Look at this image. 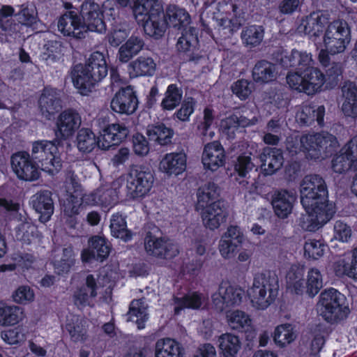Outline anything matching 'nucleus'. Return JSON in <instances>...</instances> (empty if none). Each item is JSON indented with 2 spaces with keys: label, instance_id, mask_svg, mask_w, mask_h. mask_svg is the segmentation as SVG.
Here are the masks:
<instances>
[{
  "label": "nucleus",
  "instance_id": "obj_1",
  "mask_svg": "<svg viewBox=\"0 0 357 357\" xmlns=\"http://www.w3.org/2000/svg\"><path fill=\"white\" fill-rule=\"evenodd\" d=\"M273 58L284 69L289 70L287 75V83L289 87L307 95H313L326 89L335 88L342 78L343 69L340 63H333L324 74L318 68L311 66L312 59L310 54L293 49L278 50L273 53Z\"/></svg>",
  "mask_w": 357,
  "mask_h": 357
},
{
  "label": "nucleus",
  "instance_id": "obj_2",
  "mask_svg": "<svg viewBox=\"0 0 357 357\" xmlns=\"http://www.w3.org/2000/svg\"><path fill=\"white\" fill-rule=\"evenodd\" d=\"M300 193L301 203L307 213L301 217L300 226L304 230L315 231L335 213L333 205L328 200L326 181L318 174L307 175L301 183Z\"/></svg>",
  "mask_w": 357,
  "mask_h": 357
},
{
  "label": "nucleus",
  "instance_id": "obj_3",
  "mask_svg": "<svg viewBox=\"0 0 357 357\" xmlns=\"http://www.w3.org/2000/svg\"><path fill=\"white\" fill-rule=\"evenodd\" d=\"M100 135L96 137L89 128H82L77 135L78 149L85 153H91L95 148L109 150L119 146L129 135V129L123 123H109L106 118L98 119Z\"/></svg>",
  "mask_w": 357,
  "mask_h": 357
},
{
  "label": "nucleus",
  "instance_id": "obj_4",
  "mask_svg": "<svg viewBox=\"0 0 357 357\" xmlns=\"http://www.w3.org/2000/svg\"><path fill=\"white\" fill-rule=\"evenodd\" d=\"M121 8L129 7L144 33L155 39L163 36L165 20L163 5L160 0H114Z\"/></svg>",
  "mask_w": 357,
  "mask_h": 357
},
{
  "label": "nucleus",
  "instance_id": "obj_5",
  "mask_svg": "<svg viewBox=\"0 0 357 357\" xmlns=\"http://www.w3.org/2000/svg\"><path fill=\"white\" fill-rule=\"evenodd\" d=\"M220 196V187L213 182H208L197 189L196 209L201 211L203 223L211 230L218 229L228 215L224 201Z\"/></svg>",
  "mask_w": 357,
  "mask_h": 357
},
{
  "label": "nucleus",
  "instance_id": "obj_6",
  "mask_svg": "<svg viewBox=\"0 0 357 357\" xmlns=\"http://www.w3.org/2000/svg\"><path fill=\"white\" fill-rule=\"evenodd\" d=\"M339 146L337 137L328 132L306 133L300 137V144L287 142V149L292 155L302 151L308 160L331 157Z\"/></svg>",
  "mask_w": 357,
  "mask_h": 357
},
{
  "label": "nucleus",
  "instance_id": "obj_7",
  "mask_svg": "<svg viewBox=\"0 0 357 357\" xmlns=\"http://www.w3.org/2000/svg\"><path fill=\"white\" fill-rule=\"evenodd\" d=\"M108 73V66L105 54L96 51L91 54L83 66H75L72 70V81L82 94L91 92L95 85L102 81Z\"/></svg>",
  "mask_w": 357,
  "mask_h": 357
},
{
  "label": "nucleus",
  "instance_id": "obj_8",
  "mask_svg": "<svg viewBox=\"0 0 357 357\" xmlns=\"http://www.w3.org/2000/svg\"><path fill=\"white\" fill-rule=\"evenodd\" d=\"M163 14L164 33H165L168 24L181 31V35L176 45L178 51L187 52L198 45V30L195 27L188 26L191 18L185 9L180 8L175 5H170L167 7L166 13L163 12Z\"/></svg>",
  "mask_w": 357,
  "mask_h": 357
},
{
  "label": "nucleus",
  "instance_id": "obj_9",
  "mask_svg": "<svg viewBox=\"0 0 357 357\" xmlns=\"http://www.w3.org/2000/svg\"><path fill=\"white\" fill-rule=\"evenodd\" d=\"M279 290V280L275 271H264L256 274L250 296L254 307L265 310L275 300Z\"/></svg>",
  "mask_w": 357,
  "mask_h": 357
},
{
  "label": "nucleus",
  "instance_id": "obj_10",
  "mask_svg": "<svg viewBox=\"0 0 357 357\" xmlns=\"http://www.w3.org/2000/svg\"><path fill=\"white\" fill-rule=\"evenodd\" d=\"M346 301V296L336 289L331 287L325 289L319 295L318 304L320 314L328 323H339L346 319L350 312Z\"/></svg>",
  "mask_w": 357,
  "mask_h": 357
},
{
  "label": "nucleus",
  "instance_id": "obj_11",
  "mask_svg": "<svg viewBox=\"0 0 357 357\" xmlns=\"http://www.w3.org/2000/svg\"><path fill=\"white\" fill-rule=\"evenodd\" d=\"M63 143L56 142V138L52 141L38 140L32 144V156L38 164H40L42 169L54 174L58 173L62 167V160L60 157L59 147Z\"/></svg>",
  "mask_w": 357,
  "mask_h": 357
},
{
  "label": "nucleus",
  "instance_id": "obj_12",
  "mask_svg": "<svg viewBox=\"0 0 357 357\" xmlns=\"http://www.w3.org/2000/svg\"><path fill=\"white\" fill-rule=\"evenodd\" d=\"M79 15L82 21L83 31L86 28L91 32L104 33L107 30L105 16H109L108 20L111 18L115 20L116 14L114 8H103L93 0H86L81 6Z\"/></svg>",
  "mask_w": 357,
  "mask_h": 357
},
{
  "label": "nucleus",
  "instance_id": "obj_13",
  "mask_svg": "<svg viewBox=\"0 0 357 357\" xmlns=\"http://www.w3.org/2000/svg\"><path fill=\"white\" fill-rule=\"evenodd\" d=\"M350 40V29L345 21L337 20L328 24L324 43L332 55L343 52Z\"/></svg>",
  "mask_w": 357,
  "mask_h": 357
},
{
  "label": "nucleus",
  "instance_id": "obj_14",
  "mask_svg": "<svg viewBox=\"0 0 357 357\" xmlns=\"http://www.w3.org/2000/svg\"><path fill=\"white\" fill-rule=\"evenodd\" d=\"M127 188L130 197L141 200L148 195L154 183V175L149 167L136 166L130 173Z\"/></svg>",
  "mask_w": 357,
  "mask_h": 357
},
{
  "label": "nucleus",
  "instance_id": "obj_15",
  "mask_svg": "<svg viewBox=\"0 0 357 357\" xmlns=\"http://www.w3.org/2000/svg\"><path fill=\"white\" fill-rule=\"evenodd\" d=\"M81 122V115L76 109L67 108L63 110L56 121V142L63 143V140L73 137L79 128Z\"/></svg>",
  "mask_w": 357,
  "mask_h": 357
},
{
  "label": "nucleus",
  "instance_id": "obj_16",
  "mask_svg": "<svg viewBox=\"0 0 357 357\" xmlns=\"http://www.w3.org/2000/svg\"><path fill=\"white\" fill-rule=\"evenodd\" d=\"M10 163L13 172L20 180L33 181L40 176L38 162L26 151L13 153Z\"/></svg>",
  "mask_w": 357,
  "mask_h": 357
},
{
  "label": "nucleus",
  "instance_id": "obj_17",
  "mask_svg": "<svg viewBox=\"0 0 357 357\" xmlns=\"http://www.w3.org/2000/svg\"><path fill=\"white\" fill-rule=\"evenodd\" d=\"M138 105L137 92L132 85L121 87L110 102V107L114 112L128 116L136 112Z\"/></svg>",
  "mask_w": 357,
  "mask_h": 357
},
{
  "label": "nucleus",
  "instance_id": "obj_18",
  "mask_svg": "<svg viewBox=\"0 0 357 357\" xmlns=\"http://www.w3.org/2000/svg\"><path fill=\"white\" fill-rule=\"evenodd\" d=\"M333 172L342 174L357 171V136L352 137L332 160Z\"/></svg>",
  "mask_w": 357,
  "mask_h": 357
},
{
  "label": "nucleus",
  "instance_id": "obj_19",
  "mask_svg": "<svg viewBox=\"0 0 357 357\" xmlns=\"http://www.w3.org/2000/svg\"><path fill=\"white\" fill-rule=\"evenodd\" d=\"M144 241L146 252L156 258L171 259L178 254L174 245L168 238L156 237L150 231L146 232Z\"/></svg>",
  "mask_w": 357,
  "mask_h": 357
},
{
  "label": "nucleus",
  "instance_id": "obj_20",
  "mask_svg": "<svg viewBox=\"0 0 357 357\" xmlns=\"http://www.w3.org/2000/svg\"><path fill=\"white\" fill-rule=\"evenodd\" d=\"M219 12L231 16L229 20V32L238 30L245 22L246 1L243 0H216Z\"/></svg>",
  "mask_w": 357,
  "mask_h": 357
},
{
  "label": "nucleus",
  "instance_id": "obj_21",
  "mask_svg": "<svg viewBox=\"0 0 357 357\" xmlns=\"http://www.w3.org/2000/svg\"><path fill=\"white\" fill-rule=\"evenodd\" d=\"M271 204L275 215L285 219L292 213L296 202V193L286 189H276L271 194Z\"/></svg>",
  "mask_w": 357,
  "mask_h": 357
},
{
  "label": "nucleus",
  "instance_id": "obj_22",
  "mask_svg": "<svg viewBox=\"0 0 357 357\" xmlns=\"http://www.w3.org/2000/svg\"><path fill=\"white\" fill-rule=\"evenodd\" d=\"M58 31L65 37L75 39L85 38L79 14L74 10L66 11L58 20Z\"/></svg>",
  "mask_w": 357,
  "mask_h": 357
},
{
  "label": "nucleus",
  "instance_id": "obj_23",
  "mask_svg": "<svg viewBox=\"0 0 357 357\" xmlns=\"http://www.w3.org/2000/svg\"><path fill=\"white\" fill-rule=\"evenodd\" d=\"M98 289L96 278L92 274L87 275L84 283L77 287L73 292L74 305L79 310L91 306L92 299L98 295Z\"/></svg>",
  "mask_w": 357,
  "mask_h": 357
},
{
  "label": "nucleus",
  "instance_id": "obj_24",
  "mask_svg": "<svg viewBox=\"0 0 357 357\" xmlns=\"http://www.w3.org/2000/svg\"><path fill=\"white\" fill-rule=\"evenodd\" d=\"M243 234L238 226L231 225L220 241L219 250L222 257H234L243 241Z\"/></svg>",
  "mask_w": 357,
  "mask_h": 357
},
{
  "label": "nucleus",
  "instance_id": "obj_25",
  "mask_svg": "<svg viewBox=\"0 0 357 357\" xmlns=\"http://www.w3.org/2000/svg\"><path fill=\"white\" fill-rule=\"evenodd\" d=\"M52 193L50 190H40L31 197L30 203L32 208L39 215L40 222H48L54 213V202Z\"/></svg>",
  "mask_w": 357,
  "mask_h": 357
},
{
  "label": "nucleus",
  "instance_id": "obj_26",
  "mask_svg": "<svg viewBox=\"0 0 357 357\" xmlns=\"http://www.w3.org/2000/svg\"><path fill=\"white\" fill-rule=\"evenodd\" d=\"M38 107L42 114L50 119L61 107L60 91L56 88L45 86L38 100Z\"/></svg>",
  "mask_w": 357,
  "mask_h": 357
},
{
  "label": "nucleus",
  "instance_id": "obj_27",
  "mask_svg": "<svg viewBox=\"0 0 357 357\" xmlns=\"http://www.w3.org/2000/svg\"><path fill=\"white\" fill-rule=\"evenodd\" d=\"M261 169L264 175H272L283 165L284 156L281 149L266 146L259 154Z\"/></svg>",
  "mask_w": 357,
  "mask_h": 357
},
{
  "label": "nucleus",
  "instance_id": "obj_28",
  "mask_svg": "<svg viewBox=\"0 0 357 357\" xmlns=\"http://www.w3.org/2000/svg\"><path fill=\"white\" fill-rule=\"evenodd\" d=\"M202 163L206 169L216 171L225 162V150L218 142H213L205 146L202 153Z\"/></svg>",
  "mask_w": 357,
  "mask_h": 357
},
{
  "label": "nucleus",
  "instance_id": "obj_29",
  "mask_svg": "<svg viewBox=\"0 0 357 357\" xmlns=\"http://www.w3.org/2000/svg\"><path fill=\"white\" fill-rule=\"evenodd\" d=\"M187 156L183 152L166 153L159 164V169L168 176H178L186 169Z\"/></svg>",
  "mask_w": 357,
  "mask_h": 357
},
{
  "label": "nucleus",
  "instance_id": "obj_30",
  "mask_svg": "<svg viewBox=\"0 0 357 357\" xmlns=\"http://www.w3.org/2000/svg\"><path fill=\"white\" fill-rule=\"evenodd\" d=\"M325 107L305 105L296 112V119L301 126H310L315 121L319 126L324 124Z\"/></svg>",
  "mask_w": 357,
  "mask_h": 357
},
{
  "label": "nucleus",
  "instance_id": "obj_31",
  "mask_svg": "<svg viewBox=\"0 0 357 357\" xmlns=\"http://www.w3.org/2000/svg\"><path fill=\"white\" fill-rule=\"evenodd\" d=\"M203 294L198 291H190L181 297L174 296V314L179 315L185 309L199 310L203 304Z\"/></svg>",
  "mask_w": 357,
  "mask_h": 357
},
{
  "label": "nucleus",
  "instance_id": "obj_32",
  "mask_svg": "<svg viewBox=\"0 0 357 357\" xmlns=\"http://www.w3.org/2000/svg\"><path fill=\"white\" fill-rule=\"evenodd\" d=\"M146 135L149 139L153 142L155 144L167 146L172 144L174 131L165 123L158 122L148 126Z\"/></svg>",
  "mask_w": 357,
  "mask_h": 357
},
{
  "label": "nucleus",
  "instance_id": "obj_33",
  "mask_svg": "<svg viewBox=\"0 0 357 357\" xmlns=\"http://www.w3.org/2000/svg\"><path fill=\"white\" fill-rule=\"evenodd\" d=\"M183 346L173 338H161L155 342V357H183Z\"/></svg>",
  "mask_w": 357,
  "mask_h": 357
},
{
  "label": "nucleus",
  "instance_id": "obj_34",
  "mask_svg": "<svg viewBox=\"0 0 357 357\" xmlns=\"http://www.w3.org/2000/svg\"><path fill=\"white\" fill-rule=\"evenodd\" d=\"M344 100L342 110L346 116L357 118V86L354 82L345 83L342 88Z\"/></svg>",
  "mask_w": 357,
  "mask_h": 357
},
{
  "label": "nucleus",
  "instance_id": "obj_35",
  "mask_svg": "<svg viewBox=\"0 0 357 357\" xmlns=\"http://www.w3.org/2000/svg\"><path fill=\"white\" fill-rule=\"evenodd\" d=\"M155 68L156 64L151 57L140 56L129 63L128 70L130 77L152 76Z\"/></svg>",
  "mask_w": 357,
  "mask_h": 357
},
{
  "label": "nucleus",
  "instance_id": "obj_36",
  "mask_svg": "<svg viewBox=\"0 0 357 357\" xmlns=\"http://www.w3.org/2000/svg\"><path fill=\"white\" fill-rule=\"evenodd\" d=\"M276 75L275 64L266 60L257 61L252 71L253 80L256 83H269L276 79Z\"/></svg>",
  "mask_w": 357,
  "mask_h": 357
},
{
  "label": "nucleus",
  "instance_id": "obj_37",
  "mask_svg": "<svg viewBox=\"0 0 357 357\" xmlns=\"http://www.w3.org/2000/svg\"><path fill=\"white\" fill-rule=\"evenodd\" d=\"M328 19L319 13L313 12L303 21L304 31L306 34L314 37L320 36L326 29Z\"/></svg>",
  "mask_w": 357,
  "mask_h": 357
},
{
  "label": "nucleus",
  "instance_id": "obj_38",
  "mask_svg": "<svg viewBox=\"0 0 357 357\" xmlns=\"http://www.w3.org/2000/svg\"><path fill=\"white\" fill-rule=\"evenodd\" d=\"M333 269L337 277L347 276L357 280V249L353 250L351 259H342L335 262Z\"/></svg>",
  "mask_w": 357,
  "mask_h": 357
},
{
  "label": "nucleus",
  "instance_id": "obj_39",
  "mask_svg": "<svg viewBox=\"0 0 357 357\" xmlns=\"http://www.w3.org/2000/svg\"><path fill=\"white\" fill-rule=\"evenodd\" d=\"M66 329L68 332L73 342L85 341L87 337L88 325L86 321L77 315H74L66 324Z\"/></svg>",
  "mask_w": 357,
  "mask_h": 357
},
{
  "label": "nucleus",
  "instance_id": "obj_40",
  "mask_svg": "<svg viewBox=\"0 0 357 357\" xmlns=\"http://www.w3.org/2000/svg\"><path fill=\"white\" fill-rule=\"evenodd\" d=\"M219 349L223 357H236L241 348L238 336L231 333L222 334L218 338Z\"/></svg>",
  "mask_w": 357,
  "mask_h": 357
},
{
  "label": "nucleus",
  "instance_id": "obj_41",
  "mask_svg": "<svg viewBox=\"0 0 357 357\" xmlns=\"http://www.w3.org/2000/svg\"><path fill=\"white\" fill-rule=\"evenodd\" d=\"M144 45L143 39L132 34L123 45L119 51V58L121 62H128L134 55H136Z\"/></svg>",
  "mask_w": 357,
  "mask_h": 357
},
{
  "label": "nucleus",
  "instance_id": "obj_42",
  "mask_svg": "<svg viewBox=\"0 0 357 357\" xmlns=\"http://www.w3.org/2000/svg\"><path fill=\"white\" fill-rule=\"evenodd\" d=\"M109 227L112 236L115 238H120L125 242H128L132 238L133 234L127 229L126 218L119 213L112 215Z\"/></svg>",
  "mask_w": 357,
  "mask_h": 357
},
{
  "label": "nucleus",
  "instance_id": "obj_43",
  "mask_svg": "<svg viewBox=\"0 0 357 357\" xmlns=\"http://www.w3.org/2000/svg\"><path fill=\"white\" fill-rule=\"evenodd\" d=\"M183 98V90L176 84H169L160 103L163 111H172L177 107Z\"/></svg>",
  "mask_w": 357,
  "mask_h": 357
},
{
  "label": "nucleus",
  "instance_id": "obj_44",
  "mask_svg": "<svg viewBox=\"0 0 357 357\" xmlns=\"http://www.w3.org/2000/svg\"><path fill=\"white\" fill-rule=\"evenodd\" d=\"M22 310L17 306H10L0 301V325L14 326L22 320Z\"/></svg>",
  "mask_w": 357,
  "mask_h": 357
},
{
  "label": "nucleus",
  "instance_id": "obj_45",
  "mask_svg": "<svg viewBox=\"0 0 357 357\" xmlns=\"http://www.w3.org/2000/svg\"><path fill=\"white\" fill-rule=\"evenodd\" d=\"M227 321L230 327L238 331L245 332L252 325V319L245 312L236 310L227 314Z\"/></svg>",
  "mask_w": 357,
  "mask_h": 357
},
{
  "label": "nucleus",
  "instance_id": "obj_46",
  "mask_svg": "<svg viewBox=\"0 0 357 357\" xmlns=\"http://www.w3.org/2000/svg\"><path fill=\"white\" fill-rule=\"evenodd\" d=\"M38 237V228L31 222H22L15 229V238L22 245H30Z\"/></svg>",
  "mask_w": 357,
  "mask_h": 357
},
{
  "label": "nucleus",
  "instance_id": "obj_47",
  "mask_svg": "<svg viewBox=\"0 0 357 357\" xmlns=\"http://www.w3.org/2000/svg\"><path fill=\"white\" fill-rule=\"evenodd\" d=\"M304 256L307 259L317 260L324 255L328 245L324 239L309 238L304 244Z\"/></svg>",
  "mask_w": 357,
  "mask_h": 357
},
{
  "label": "nucleus",
  "instance_id": "obj_48",
  "mask_svg": "<svg viewBox=\"0 0 357 357\" xmlns=\"http://www.w3.org/2000/svg\"><path fill=\"white\" fill-rule=\"evenodd\" d=\"M264 29L262 26L250 25L243 30L241 38L246 45L255 47L263 40Z\"/></svg>",
  "mask_w": 357,
  "mask_h": 357
},
{
  "label": "nucleus",
  "instance_id": "obj_49",
  "mask_svg": "<svg viewBox=\"0 0 357 357\" xmlns=\"http://www.w3.org/2000/svg\"><path fill=\"white\" fill-rule=\"evenodd\" d=\"M128 314L130 320L136 317L135 321L139 329L144 328L148 320V314L144 307V302L141 299H134L131 301Z\"/></svg>",
  "mask_w": 357,
  "mask_h": 357
},
{
  "label": "nucleus",
  "instance_id": "obj_50",
  "mask_svg": "<svg viewBox=\"0 0 357 357\" xmlns=\"http://www.w3.org/2000/svg\"><path fill=\"white\" fill-rule=\"evenodd\" d=\"M75 264V255L73 247L70 245L63 248L61 259L54 264L58 274L68 273Z\"/></svg>",
  "mask_w": 357,
  "mask_h": 357
},
{
  "label": "nucleus",
  "instance_id": "obj_51",
  "mask_svg": "<svg viewBox=\"0 0 357 357\" xmlns=\"http://www.w3.org/2000/svg\"><path fill=\"white\" fill-rule=\"evenodd\" d=\"M89 245L93 249L96 260L102 262L109 255L111 247L105 237L93 236L89 241Z\"/></svg>",
  "mask_w": 357,
  "mask_h": 357
},
{
  "label": "nucleus",
  "instance_id": "obj_52",
  "mask_svg": "<svg viewBox=\"0 0 357 357\" xmlns=\"http://www.w3.org/2000/svg\"><path fill=\"white\" fill-rule=\"evenodd\" d=\"M294 339L293 328L290 324H282L275 328L273 340L280 347H284L287 344L292 342Z\"/></svg>",
  "mask_w": 357,
  "mask_h": 357
},
{
  "label": "nucleus",
  "instance_id": "obj_53",
  "mask_svg": "<svg viewBox=\"0 0 357 357\" xmlns=\"http://www.w3.org/2000/svg\"><path fill=\"white\" fill-rule=\"evenodd\" d=\"M219 294L223 303L226 307L234 306L241 303L242 301V289L229 285L224 288L220 286L219 288Z\"/></svg>",
  "mask_w": 357,
  "mask_h": 357
},
{
  "label": "nucleus",
  "instance_id": "obj_54",
  "mask_svg": "<svg viewBox=\"0 0 357 357\" xmlns=\"http://www.w3.org/2000/svg\"><path fill=\"white\" fill-rule=\"evenodd\" d=\"M306 293L310 297L316 296L323 287L321 272L315 268H310L307 273Z\"/></svg>",
  "mask_w": 357,
  "mask_h": 357
},
{
  "label": "nucleus",
  "instance_id": "obj_55",
  "mask_svg": "<svg viewBox=\"0 0 357 357\" xmlns=\"http://www.w3.org/2000/svg\"><path fill=\"white\" fill-rule=\"evenodd\" d=\"M250 152H244L237 157L234 164V172L238 176L245 178L255 167Z\"/></svg>",
  "mask_w": 357,
  "mask_h": 357
},
{
  "label": "nucleus",
  "instance_id": "obj_56",
  "mask_svg": "<svg viewBox=\"0 0 357 357\" xmlns=\"http://www.w3.org/2000/svg\"><path fill=\"white\" fill-rule=\"evenodd\" d=\"M76 195L70 193L63 204L64 215L73 218L79 213V208L82 204V195L75 192Z\"/></svg>",
  "mask_w": 357,
  "mask_h": 357
},
{
  "label": "nucleus",
  "instance_id": "obj_57",
  "mask_svg": "<svg viewBox=\"0 0 357 357\" xmlns=\"http://www.w3.org/2000/svg\"><path fill=\"white\" fill-rule=\"evenodd\" d=\"M63 45L60 41L48 40L44 45L43 59L51 61H56L61 56Z\"/></svg>",
  "mask_w": 357,
  "mask_h": 357
},
{
  "label": "nucleus",
  "instance_id": "obj_58",
  "mask_svg": "<svg viewBox=\"0 0 357 357\" xmlns=\"http://www.w3.org/2000/svg\"><path fill=\"white\" fill-rule=\"evenodd\" d=\"M213 121V109L209 107H205L204 109L203 121L201 122L197 126L198 130L203 137H206L208 135L211 139L213 137L214 132L209 131Z\"/></svg>",
  "mask_w": 357,
  "mask_h": 357
},
{
  "label": "nucleus",
  "instance_id": "obj_59",
  "mask_svg": "<svg viewBox=\"0 0 357 357\" xmlns=\"http://www.w3.org/2000/svg\"><path fill=\"white\" fill-rule=\"evenodd\" d=\"M251 82L241 79L235 82L231 86V91L240 100H245L252 93Z\"/></svg>",
  "mask_w": 357,
  "mask_h": 357
},
{
  "label": "nucleus",
  "instance_id": "obj_60",
  "mask_svg": "<svg viewBox=\"0 0 357 357\" xmlns=\"http://www.w3.org/2000/svg\"><path fill=\"white\" fill-rule=\"evenodd\" d=\"M128 37V33L126 30L121 27L120 25H114L109 32L108 33L107 38L109 43L112 47L119 46Z\"/></svg>",
  "mask_w": 357,
  "mask_h": 357
},
{
  "label": "nucleus",
  "instance_id": "obj_61",
  "mask_svg": "<svg viewBox=\"0 0 357 357\" xmlns=\"http://www.w3.org/2000/svg\"><path fill=\"white\" fill-rule=\"evenodd\" d=\"M132 150L139 156L146 155L149 152V143L141 133L137 132L132 136Z\"/></svg>",
  "mask_w": 357,
  "mask_h": 357
},
{
  "label": "nucleus",
  "instance_id": "obj_62",
  "mask_svg": "<svg viewBox=\"0 0 357 357\" xmlns=\"http://www.w3.org/2000/svg\"><path fill=\"white\" fill-rule=\"evenodd\" d=\"M195 101L194 98L192 97L187 98L181 104V108L175 112V117L181 121H188L190 115L195 111Z\"/></svg>",
  "mask_w": 357,
  "mask_h": 357
},
{
  "label": "nucleus",
  "instance_id": "obj_63",
  "mask_svg": "<svg viewBox=\"0 0 357 357\" xmlns=\"http://www.w3.org/2000/svg\"><path fill=\"white\" fill-rule=\"evenodd\" d=\"M13 298L15 302L20 304H26L34 298V293L29 286L19 287L14 294Z\"/></svg>",
  "mask_w": 357,
  "mask_h": 357
},
{
  "label": "nucleus",
  "instance_id": "obj_64",
  "mask_svg": "<svg viewBox=\"0 0 357 357\" xmlns=\"http://www.w3.org/2000/svg\"><path fill=\"white\" fill-rule=\"evenodd\" d=\"M351 236V229L349 225L341 220L335 222L334 225V236L341 242H348Z\"/></svg>",
  "mask_w": 357,
  "mask_h": 357
}]
</instances>
